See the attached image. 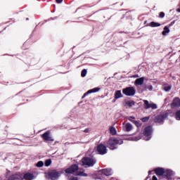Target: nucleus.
Here are the masks:
<instances>
[{"label": "nucleus", "mask_w": 180, "mask_h": 180, "mask_svg": "<svg viewBox=\"0 0 180 180\" xmlns=\"http://www.w3.org/2000/svg\"><path fill=\"white\" fill-rule=\"evenodd\" d=\"M168 33H169V28L167 26H166L164 27L162 34L163 36H167V34H168Z\"/></svg>", "instance_id": "aec40b11"}, {"label": "nucleus", "mask_w": 180, "mask_h": 180, "mask_svg": "<svg viewBox=\"0 0 180 180\" xmlns=\"http://www.w3.org/2000/svg\"><path fill=\"white\" fill-rule=\"evenodd\" d=\"M147 88H148V89L149 91H151V90L153 89V86L149 85V86H147Z\"/></svg>", "instance_id": "473e14b6"}, {"label": "nucleus", "mask_w": 180, "mask_h": 180, "mask_svg": "<svg viewBox=\"0 0 180 180\" xmlns=\"http://www.w3.org/2000/svg\"><path fill=\"white\" fill-rule=\"evenodd\" d=\"M61 174H63V171H60V172L53 171L49 173L48 176L49 179L54 180V179H57V178H58L61 175Z\"/></svg>", "instance_id": "39448f33"}, {"label": "nucleus", "mask_w": 180, "mask_h": 180, "mask_svg": "<svg viewBox=\"0 0 180 180\" xmlns=\"http://www.w3.org/2000/svg\"><path fill=\"white\" fill-rule=\"evenodd\" d=\"M97 151L98 154H101L103 155V154H106V146L103 144H100L97 146Z\"/></svg>", "instance_id": "6e6552de"}, {"label": "nucleus", "mask_w": 180, "mask_h": 180, "mask_svg": "<svg viewBox=\"0 0 180 180\" xmlns=\"http://www.w3.org/2000/svg\"><path fill=\"white\" fill-rule=\"evenodd\" d=\"M152 180H158V179H157V176H153Z\"/></svg>", "instance_id": "f704fd0d"}, {"label": "nucleus", "mask_w": 180, "mask_h": 180, "mask_svg": "<svg viewBox=\"0 0 180 180\" xmlns=\"http://www.w3.org/2000/svg\"><path fill=\"white\" fill-rule=\"evenodd\" d=\"M110 133L112 135L115 136L116 133H117V131L116 130V128L115 127H111L110 128Z\"/></svg>", "instance_id": "412c9836"}, {"label": "nucleus", "mask_w": 180, "mask_h": 180, "mask_svg": "<svg viewBox=\"0 0 180 180\" xmlns=\"http://www.w3.org/2000/svg\"><path fill=\"white\" fill-rule=\"evenodd\" d=\"M165 16V13L164 12H161L159 15V18H164Z\"/></svg>", "instance_id": "7c9ffc66"}, {"label": "nucleus", "mask_w": 180, "mask_h": 180, "mask_svg": "<svg viewBox=\"0 0 180 180\" xmlns=\"http://www.w3.org/2000/svg\"><path fill=\"white\" fill-rule=\"evenodd\" d=\"M122 93L127 96H133L136 94V89L134 87H127L123 89Z\"/></svg>", "instance_id": "20e7f679"}, {"label": "nucleus", "mask_w": 180, "mask_h": 180, "mask_svg": "<svg viewBox=\"0 0 180 180\" xmlns=\"http://www.w3.org/2000/svg\"><path fill=\"white\" fill-rule=\"evenodd\" d=\"M115 99H119L120 98L123 97V94H122V91L117 90L115 92L114 94Z\"/></svg>", "instance_id": "ddd939ff"}, {"label": "nucleus", "mask_w": 180, "mask_h": 180, "mask_svg": "<svg viewBox=\"0 0 180 180\" xmlns=\"http://www.w3.org/2000/svg\"><path fill=\"white\" fill-rule=\"evenodd\" d=\"M180 99L179 98H176L173 100L172 102V108H179Z\"/></svg>", "instance_id": "9b49d317"}, {"label": "nucleus", "mask_w": 180, "mask_h": 180, "mask_svg": "<svg viewBox=\"0 0 180 180\" xmlns=\"http://www.w3.org/2000/svg\"><path fill=\"white\" fill-rule=\"evenodd\" d=\"M155 172L156 175H159L160 176H161L162 175H164V174L165 173V172L164 171V169L160 167L155 169Z\"/></svg>", "instance_id": "f8f14e48"}, {"label": "nucleus", "mask_w": 180, "mask_h": 180, "mask_svg": "<svg viewBox=\"0 0 180 180\" xmlns=\"http://www.w3.org/2000/svg\"><path fill=\"white\" fill-rule=\"evenodd\" d=\"M143 84H144V77L138 78L135 81L136 85H143Z\"/></svg>", "instance_id": "dca6fc26"}, {"label": "nucleus", "mask_w": 180, "mask_h": 180, "mask_svg": "<svg viewBox=\"0 0 180 180\" xmlns=\"http://www.w3.org/2000/svg\"><path fill=\"white\" fill-rule=\"evenodd\" d=\"M100 174H103L105 176H109L113 174V172L112 171V169H104L100 170Z\"/></svg>", "instance_id": "1a4fd4ad"}, {"label": "nucleus", "mask_w": 180, "mask_h": 180, "mask_svg": "<svg viewBox=\"0 0 180 180\" xmlns=\"http://www.w3.org/2000/svg\"><path fill=\"white\" fill-rule=\"evenodd\" d=\"M153 132V129L151 128V127H148L147 128L145 129V131H144V134H145V139L146 141L150 140V139H151V133Z\"/></svg>", "instance_id": "0eeeda50"}, {"label": "nucleus", "mask_w": 180, "mask_h": 180, "mask_svg": "<svg viewBox=\"0 0 180 180\" xmlns=\"http://www.w3.org/2000/svg\"><path fill=\"white\" fill-rule=\"evenodd\" d=\"M44 165V162H43V161H39L37 164L36 166L38 168H41V167H43Z\"/></svg>", "instance_id": "393cba45"}, {"label": "nucleus", "mask_w": 180, "mask_h": 180, "mask_svg": "<svg viewBox=\"0 0 180 180\" xmlns=\"http://www.w3.org/2000/svg\"><path fill=\"white\" fill-rule=\"evenodd\" d=\"M82 98H85V96H83Z\"/></svg>", "instance_id": "ea45409f"}, {"label": "nucleus", "mask_w": 180, "mask_h": 180, "mask_svg": "<svg viewBox=\"0 0 180 180\" xmlns=\"http://www.w3.org/2000/svg\"><path fill=\"white\" fill-rule=\"evenodd\" d=\"M95 159L91 158H84L82 160V165H87L88 167H94L95 165Z\"/></svg>", "instance_id": "7ed1b4c3"}, {"label": "nucleus", "mask_w": 180, "mask_h": 180, "mask_svg": "<svg viewBox=\"0 0 180 180\" xmlns=\"http://www.w3.org/2000/svg\"><path fill=\"white\" fill-rule=\"evenodd\" d=\"M65 172L66 174H74V172H77V175H79L80 176H86V174L84 173V172H79L77 165H74L72 167L68 168L65 170Z\"/></svg>", "instance_id": "f257e3e1"}, {"label": "nucleus", "mask_w": 180, "mask_h": 180, "mask_svg": "<svg viewBox=\"0 0 180 180\" xmlns=\"http://www.w3.org/2000/svg\"><path fill=\"white\" fill-rule=\"evenodd\" d=\"M175 117L176 120H180V110L176 112Z\"/></svg>", "instance_id": "bb28decb"}, {"label": "nucleus", "mask_w": 180, "mask_h": 180, "mask_svg": "<svg viewBox=\"0 0 180 180\" xmlns=\"http://www.w3.org/2000/svg\"><path fill=\"white\" fill-rule=\"evenodd\" d=\"M150 108L152 109H157V104L150 103Z\"/></svg>", "instance_id": "c756f323"}, {"label": "nucleus", "mask_w": 180, "mask_h": 180, "mask_svg": "<svg viewBox=\"0 0 180 180\" xmlns=\"http://www.w3.org/2000/svg\"><path fill=\"white\" fill-rule=\"evenodd\" d=\"M146 120H147V118H143V119H142V121H143V122H146Z\"/></svg>", "instance_id": "4c0bfd02"}, {"label": "nucleus", "mask_w": 180, "mask_h": 180, "mask_svg": "<svg viewBox=\"0 0 180 180\" xmlns=\"http://www.w3.org/2000/svg\"><path fill=\"white\" fill-rule=\"evenodd\" d=\"M140 137L139 136H130L128 140H129V141H137L139 140H140Z\"/></svg>", "instance_id": "5701e85b"}, {"label": "nucleus", "mask_w": 180, "mask_h": 180, "mask_svg": "<svg viewBox=\"0 0 180 180\" xmlns=\"http://www.w3.org/2000/svg\"><path fill=\"white\" fill-rule=\"evenodd\" d=\"M148 26H150V27H158L161 26V24L155 22H151L150 24H148Z\"/></svg>", "instance_id": "6ab92c4d"}, {"label": "nucleus", "mask_w": 180, "mask_h": 180, "mask_svg": "<svg viewBox=\"0 0 180 180\" xmlns=\"http://www.w3.org/2000/svg\"><path fill=\"white\" fill-rule=\"evenodd\" d=\"M133 78H139V75H135L133 76Z\"/></svg>", "instance_id": "c9c22d12"}, {"label": "nucleus", "mask_w": 180, "mask_h": 180, "mask_svg": "<svg viewBox=\"0 0 180 180\" xmlns=\"http://www.w3.org/2000/svg\"><path fill=\"white\" fill-rule=\"evenodd\" d=\"M70 180H78V179L77 178H76V177H72V179H70Z\"/></svg>", "instance_id": "e433bc0d"}, {"label": "nucleus", "mask_w": 180, "mask_h": 180, "mask_svg": "<svg viewBox=\"0 0 180 180\" xmlns=\"http://www.w3.org/2000/svg\"><path fill=\"white\" fill-rule=\"evenodd\" d=\"M57 4H61L63 2V0H56Z\"/></svg>", "instance_id": "72a5a7b5"}, {"label": "nucleus", "mask_w": 180, "mask_h": 180, "mask_svg": "<svg viewBox=\"0 0 180 180\" xmlns=\"http://www.w3.org/2000/svg\"><path fill=\"white\" fill-rule=\"evenodd\" d=\"M125 129L127 131H130L131 129H133V127L131 126V124L127 123L125 124Z\"/></svg>", "instance_id": "b1692460"}, {"label": "nucleus", "mask_w": 180, "mask_h": 180, "mask_svg": "<svg viewBox=\"0 0 180 180\" xmlns=\"http://www.w3.org/2000/svg\"><path fill=\"white\" fill-rule=\"evenodd\" d=\"M117 144H123V140H119L117 139L112 138L108 143V147L110 150H115Z\"/></svg>", "instance_id": "f03ea898"}, {"label": "nucleus", "mask_w": 180, "mask_h": 180, "mask_svg": "<svg viewBox=\"0 0 180 180\" xmlns=\"http://www.w3.org/2000/svg\"><path fill=\"white\" fill-rule=\"evenodd\" d=\"M166 117H167V116L160 115L158 117H156L155 122L156 123H162V122H164V119H165Z\"/></svg>", "instance_id": "4468645a"}, {"label": "nucleus", "mask_w": 180, "mask_h": 180, "mask_svg": "<svg viewBox=\"0 0 180 180\" xmlns=\"http://www.w3.org/2000/svg\"><path fill=\"white\" fill-rule=\"evenodd\" d=\"M124 106H126V108H131V106H134V101H127L124 103Z\"/></svg>", "instance_id": "f3484780"}, {"label": "nucleus", "mask_w": 180, "mask_h": 180, "mask_svg": "<svg viewBox=\"0 0 180 180\" xmlns=\"http://www.w3.org/2000/svg\"><path fill=\"white\" fill-rule=\"evenodd\" d=\"M86 72H87L86 69H84V70L82 71L81 75H82V77L83 78H84V77H86Z\"/></svg>", "instance_id": "cd10ccee"}, {"label": "nucleus", "mask_w": 180, "mask_h": 180, "mask_svg": "<svg viewBox=\"0 0 180 180\" xmlns=\"http://www.w3.org/2000/svg\"><path fill=\"white\" fill-rule=\"evenodd\" d=\"M51 165V160L49 159L45 162V167H50Z\"/></svg>", "instance_id": "a878e982"}, {"label": "nucleus", "mask_w": 180, "mask_h": 180, "mask_svg": "<svg viewBox=\"0 0 180 180\" xmlns=\"http://www.w3.org/2000/svg\"><path fill=\"white\" fill-rule=\"evenodd\" d=\"M171 90V86H165V91H166L167 92H168V91Z\"/></svg>", "instance_id": "c85d7f7f"}, {"label": "nucleus", "mask_w": 180, "mask_h": 180, "mask_svg": "<svg viewBox=\"0 0 180 180\" xmlns=\"http://www.w3.org/2000/svg\"><path fill=\"white\" fill-rule=\"evenodd\" d=\"M143 103L145 105V109H150V108L151 107V103H150L147 100H144Z\"/></svg>", "instance_id": "4be33fe9"}, {"label": "nucleus", "mask_w": 180, "mask_h": 180, "mask_svg": "<svg viewBox=\"0 0 180 180\" xmlns=\"http://www.w3.org/2000/svg\"><path fill=\"white\" fill-rule=\"evenodd\" d=\"M24 179H27V180L34 179V176L33 175V174L27 173L24 175Z\"/></svg>", "instance_id": "2eb2a0df"}, {"label": "nucleus", "mask_w": 180, "mask_h": 180, "mask_svg": "<svg viewBox=\"0 0 180 180\" xmlns=\"http://www.w3.org/2000/svg\"><path fill=\"white\" fill-rule=\"evenodd\" d=\"M99 179H102V177H99Z\"/></svg>", "instance_id": "58836bf2"}, {"label": "nucleus", "mask_w": 180, "mask_h": 180, "mask_svg": "<svg viewBox=\"0 0 180 180\" xmlns=\"http://www.w3.org/2000/svg\"><path fill=\"white\" fill-rule=\"evenodd\" d=\"M41 137L45 141H54V138L51 136V134H50V131H46L44 134H43Z\"/></svg>", "instance_id": "423d86ee"}, {"label": "nucleus", "mask_w": 180, "mask_h": 180, "mask_svg": "<svg viewBox=\"0 0 180 180\" xmlns=\"http://www.w3.org/2000/svg\"><path fill=\"white\" fill-rule=\"evenodd\" d=\"M100 89H101L98 88V87L91 89L89 90L86 93H85L84 94V96H86L89 95V94H95L96 92H99Z\"/></svg>", "instance_id": "9d476101"}, {"label": "nucleus", "mask_w": 180, "mask_h": 180, "mask_svg": "<svg viewBox=\"0 0 180 180\" xmlns=\"http://www.w3.org/2000/svg\"><path fill=\"white\" fill-rule=\"evenodd\" d=\"M165 174L167 178H169V176H172V175H174V172L172 170L167 169L165 172Z\"/></svg>", "instance_id": "a211bd4d"}, {"label": "nucleus", "mask_w": 180, "mask_h": 180, "mask_svg": "<svg viewBox=\"0 0 180 180\" xmlns=\"http://www.w3.org/2000/svg\"><path fill=\"white\" fill-rule=\"evenodd\" d=\"M134 123L137 126V127H139L141 126L140 123H139L137 121H134Z\"/></svg>", "instance_id": "2f4dec72"}]
</instances>
